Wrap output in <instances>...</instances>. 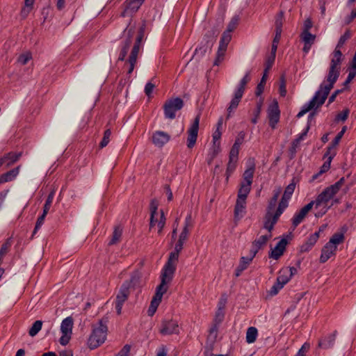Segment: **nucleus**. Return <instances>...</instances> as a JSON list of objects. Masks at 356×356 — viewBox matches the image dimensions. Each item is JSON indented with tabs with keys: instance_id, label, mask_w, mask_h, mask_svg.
<instances>
[{
	"instance_id": "nucleus-1",
	"label": "nucleus",
	"mask_w": 356,
	"mask_h": 356,
	"mask_svg": "<svg viewBox=\"0 0 356 356\" xmlns=\"http://www.w3.org/2000/svg\"><path fill=\"white\" fill-rule=\"evenodd\" d=\"M342 53L340 49H335L333 52V57L330 62V66L327 76L326 81H323L319 88V90L315 93L313 98L306 104H305L301 111L297 114V118H300L314 108H318L322 106L326 100L330 91L337 81L341 69L342 61Z\"/></svg>"
},
{
	"instance_id": "nucleus-2",
	"label": "nucleus",
	"mask_w": 356,
	"mask_h": 356,
	"mask_svg": "<svg viewBox=\"0 0 356 356\" xmlns=\"http://www.w3.org/2000/svg\"><path fill=\"white\" fill-rule=\"evenodd\" d=\"M191 226V216L188 215L185 219L184 227L179 236L177 243L175 244V250L170 253L168 259L163 268V271L174 275L179 260V253L183 249L184 243L188 238L189 234L188 227Z\"/></svg>"
},
{
	"instance_id": "nucleus-3",
	"label": "nucleus",
	"mask_w": 356,
	"mask_h": 356,
	"mask_svg": "<svg viewBox=\"0 0 356 356\" xmlns=\"http://www.w3.org/2000/svg\"><path fill=\"white\" fill-rule=\"evenodd\" d=\"M345 182L344 177H341L335 184L325 188L316 198L315 200L311 201L310 203H313V206H315L316 209L322 207L323 211L321 214H325L327 210L330 208L327 204L330 200L339 191L341 186Z\"/></svg>"
},
{
	"instance_id": "nucleus-4",
	"label": "nucleus",
	"mask_w": 356,
	"mask_h": 356,
	"mask_svg": "<svg viewBox=\"0 0 356 356\" xmlns=\"http://www.w3.org/2000/svg\"><path fill=\"white\" fill-rule=\"evenodd\" d=\"M108 317L103 318L99 321V326L94 327L88 340V346L90 349H95L102 345L106 339Z\"/></svg>"
},
{
	"instance_id": "nucleus-5",
	"label": "nucleus",
	"mask_w": 356,
	"mask_h": 356,
	"mask_svg": "<svg viewBox=\"0 0 356 356\" xmlns=\"http://www.w3.org/2000/svg\"><path fill=\"white\" fill-rule=\"evenodd\" d=\"M139 277L136 275H132L129 280L123 282L120 288L119 292L116 296L115 309L118 315L122 313V309L124 303L127 300L130 294L129 289L138 282Z\"/></svg>"
},
{
	"instance_id": "nucleus-6",
	"label": "nucleus",
	"mask_w": 356,
	"mask_h": 356,
	"mask_svg": "<svg viewBox=\"0 0 356 356\" xmlns=\"http://www.w3.org/2000/svg\"><path fill=\"white\" fill-rule=\"evenodd\" d=\"M173 276V275L168 274L162 270L161 284L156 287V293L151 301L149 307L157 309L161 302L163 295L166 293L168 290L167 284L172 281Z\"/></svg>"
},
{
	"instance_id": "nucleus-7",
	"label": "nucleus",
	"mask_w": 356,
	"mask_h": 356,
	"mask_svg": "<svg viewBox=\"0 0 356 356\" xmlns=\"http://www.w3.org/2000/svg\"><path fill=\"white\" fill-rule=\"evenodd\" d=\"M184 106V101L179 97L170 98L163 104L165 118L173 120L176 117V112L180 111Z\"/></svg>"
},
{
	"instance_id": "nucleus-8",
	"label": "nucleus",
	"mask_w": 356,
	"mask_h": 356,
	"mask_svg": "<svg viewBox=\"0 0 356 356\" xmlns=\"http://www.w3.org/2000/svg\"><path fill=\"white\" fill-rule=\"evenodd\" d=\"M144 37V31L143 28H140V31L136 38L134 47L131 49V54L125 63V65H128V74H131V72L134 71L136 61L138 55L140 51V49L141 47V42Z\"/></svg>"
},
{
	"instance_id": "nucleus-9",
	"label": "nucleus",
	"mask_w": 356,
	"mask_h": 356,
	"mask_svg": "<svg viewBox=\"0 0 356 356\" xmlns=\"http://www.w3.org/2000/svg\"><path fill=\"white\" fill-rule=\"evenodd\" d=\"M73 324V318L71 316H68L63 320L60 325L62 336L59 339V342L61 345L65 346L69 343L72 334Z\"/></svg>"
},
{
	"instance_id": "nucleus-10",
	"label": "nucleus",
	"mask_w": 356,
	"mask_h": 356,
	"mask_svg": "<svg viewBox=\"0 0 356 356\" xmlns=\"http://www.w3.org/2000/svg\"><path fill=\"white\" fill-rule=\"evenodd\" d=\"M232 39V34L229 31H224L220 40L218 49L216 54V58L214 61L215 65H218L224 59L227 45Z\"/></svg>"
},
{
	"instance_id": "nucleus-11",
	"label": "nucleus",
	"mask_w": 356,
	"mask_h": 356,
	"mask_svg": "<svg viewBox=\"0 0 356 356\" xmlns=\"http://www.w3.org/2000/svg\"><path fill=\"white\" fill-rule=\"evenodd\" d=\"M135 33V31L133 28H126L124 31V40L122 46L120 53L118 57L119 60H124L129 47L132 43L133 37Z\"/></svg>"
},
{
	"instance_id": "nucleus-12",
	"label": "nucleus",
	"mask_w": 356,
	"mask_h": 356,
	"mask_svg": "<svg viewBox=\"0 0 356 356\" xmlns=\"http://www.w3.org/2000/svg\"><path fill=\"white\" fill-rule=\"evenodd\" d=\"M200 120V115H197L191 127L187 131L188 137H187V147L189 149L193 148L197 138V134L199 130V124Z\"/></svg>"
},
{
	"instance_id": "nucleus-13",
	"label": "nucleus",
	"mask_w": 356,
	"mask_h": 356,
	"mask_svg": "<svg viewBox=\"0 0 356 356\" xmlns=\"http://www.w3.org/2000/svg\"><path fill=\"white\" fill-rule=\"evenodd\" d=\"M284 212L280 208H277L274 213H266L264 216V228L268 231V234H271L274 225L277 223L280 216Z\"/></svg>"
},
{
	"instance_id": "nucleus-14",
	"label": "nucleus",
	"mask_w": 356,
	"mask_h": 356,
	"mask_svg": "<svg viewBox=\"0 0 356 356\" xmlns=\"http://www.w3.org/2000/svg\"><path fill=\"white\" fill-rule=\"evenodd\" d=\"M161 334L163 335H170L179 333L178 322L175 320H163L161 322L160 329Z\"/></svg>"
},
{
	"instance_id": "nucleus-15",
	"label": "nucleus",
	"mask_w": 356,
	"mask_h": 356,
	"mask_svg": "<svg viewBox=\"0 0 356 356\" xmlns=\"http://www.w3.org/2000/svg\"><path fill=\"white\" fill-rule=\"evenodd\" d=\"M280 111L277 101H273L268 108V118L269 120V125L274 129L279 122Z\"/></svg>"
},
{
	"instance_id": "nucleus-16",
	"label": "nucleus",
	"mask_w": 356,
	"mask_h": 356,
	"mask_svg": "<svg viewBox=\"0 0 356 356\" xmlns=\"http://www.w3.org/2000/svg\"><path fill=\"white\" fill-rule=\"evenodd\" d=\"M272 237L271 234L262 235L257 239L254 240L252 243V247L250 252L253 255L256 256L258 251L263 248L267 243L268 241Z\"/></svg>"
},
{
	"instance_id": "nucleus-17",
	"label": "nucleus",
	"mask_w": 356,
	"mask_h": 356,
	"mask_svg": "<svg viewBox=\"0 0 356 356\" xmlns=\"http://www.w3.org/2000/svg\"><path fill=\"white\" fill-rule=\"evenodd\" d=\"M296 188L295 183H291L289 184L285 188V191L284 192V194L281 198V200L279 202L278 208L281 209L282 210L284 211L287 207H288V202L290 200L292 194L294 192Z\"/></svg>"
},
{
	"instance_id": "nucleus-18",
	"label": "nucleus",
	"mask_w": 356,
	"mask_h": 356,
	"mask_svg": "<svg viewBox=\"0 0 356 356\" xmlns=\"http://www.w3.org/2000/svg\"><path fill=\"white\" fill-rule=\"evenodd\" d=\"M152 140L155 146L162 147L170 140V136L166 132L156 131L152 134Z\"/></svg>"
},
{
	"instance_id": "nucleus-19",
	"label": "nucleus",
	"mask_w": 356,
	"mask_h": 356,
	"mask_svg": "<svg viewBox=\"0 0 356 356\" xmlns=\"http://www.w3.org/2000/svg\"><path fill=\"white\" fill-rule=\"evenodd\" d=\"M313 203H308L304 207H302L299 212L296 213L293 219L292 224L294 228H296L305 218L308 212L312 209Z\"/></svg>"
},
{
	"instance_id": "nucleus-20",
	"label": "nucleus",
	"mask_w": 356,
	"mask_h": 356,
	"mask_svg": "<svg viewBox=\"0 0 356 356\" xmlns=\"http://www.w3.org/2000/svg\"><path fill=\"white\" fill-rule=\"evenodd\" d=\"M145 0H127L126 1V6L122 16L124 17L126 15L132 14L136 13L141 6Z\"/></svg>"
},
{
	"instance_id": "nucleus-21",
	"label": "nucleus",
	"mask_w": 356,
	"mask_h": 356,
	"mask_svg": "<svg viewBox=\"0 0 356 356\" xmlns=\"http://www.w3.org/2000/svg\"><path fill=\"white\" fill-rule=\"evenodd\" d=\"M22 156V152H10L6 154H5L3 157L0 158V167L3 164H6V166H10L13 165L14 163L17 161Z\"/></svg>"
},
{
	"instance_id": "nucleus-22",
	"label": "nucleus",
	"mask_w": 356,
	"mask_h": 356,
	"mask_svg": "<svg viewBox=\"0 0 356 356\" xmlns=\"http://www.w3.org/2000/svg\"><path fill=\"white\" fill-rule=\"evenodd\" d=\"M337 248L332 245L327 243L321 250V254L320 257V262H326L331 257L334 256L336 253Z\"/></svg>"
},
{
	"instance_id": "nucleus-23",
	"label": "nucleus",
	"mask_w": 356,
	"mask_h": 356,
	"mask_svg": "<svg viewBox=\"0 0 356 356\" xmlns=\"http://www.w3.org/2000/svg\"><path fill=\"white\" fill-rule=\"evenodd\" d=\"M287 244V241L285 238L281 239L274 249L272 250L270 257L273 258L274 259H279L284 253L286 246Z\"/></svg>"
},
{
	"instance_id": "nucleus-24",
	"label": "nucleus",
	"mask_w": 356,
	"mask_h": 356,
	"mask_svg": "<svg viewBox=\"0 0 356 356\" xmlns=\"http://www.w3.org/2000/svg\"><path fill=\"white\" fill-rule=\"evenodd\" d=\"M337 334V332L334 331L320 339L318 344V347L323 349L332 348L336 339Z\"/></svg>"
},
{
	"instance_id": "nucleus-25",
	"label": "nucleus",
	"mask_w": 356,
	"mask_h": 356,
	"mask_svg": "<svg viewBox=\"0 0 356 356\" xmlns=\"http://www.w3.org/2000/svg\"><path fill=\"white\" fill-rule=\"evenodd\" d=\"M282 188L281 186H277L273 190V195L268 202L266 213H274V211L277 202V200L282 193Z\"/></svg>"
},
{
	"instance_id": "nucleus-26",
	"label": "nucleus",
	"mask_w": 356,
	"mask_h": 356,
	"mask_svg": "<svg viewBox=\"0 0 356 356\" xmlns=\"http://www.w3.org/2000/svg\"><path fill=\"white\" fill-rule=\"evenodd\" d=\"M319 238V232H316L310 235L307 241L300 247V252H305L309 251L316 244Z\"/></svg>"
},
{
	"instance_id": "nucleus-27",
	"label": "nucleus",
	"mask_w": 356,
	"mask_h": 356,
	"mask_svg": "<svg viewBox=\"0 0 356 356\" xmlns=\"http://www.w3.org/2000/svg\"><path fill=\"white\" fill-rule=\"evenodd\" d=\"M159 202L156 200H152L149 204L150 210V222H149V229L154 227V218L159 216L158 210Z\"/></svg>"
},
{
	"instance_id": "nucleus-28",
	"label": "nucleus",
	"mask_w": 356,
	"mask_h": 356,
	"mask_svg": "<svg viewBox=\"0 0 356 356\" xmlns=\"http://www.w3.org/2000/svg\"><path fill=\"white\" fill-rule=\"evenodd\" d=\"M246 207V198L238 197L234 208L235 217L242 216Z\"/></svg>"
},
{
	"instance_id": "nucleus-29",
	"label": "nucleus",
	"mask_w": 356,
	"mask_h": 356,
	"mask_svg": "<svg viewBox=\"0 0 356 356\" xmlns=\"http://www.w3.org/2000/svg\"><path fill=\"white\" fill-rule=\"evenodd\" d=\"M19 166L0 175V184L13 180L19 173Z\"/></svg>"
},
{
	"instance_id": "nucleus-30",
	"label": "nucleus",
	"mask_w": 356,
	"mask_h": 356,
	"mask_svg": "<svg viewBox=\"0 0 356 356\" xmlns=\"http://www.w3.org/2000/svg\"><path fill=\"white\" fill-rule=\"evenodd\" d=\"M308 130H309V127H307L306 128V130L304 132H302V134H300L297 138H296L295 140H293V142L291 143V146L289 149V152L291 154V159L294 157L296 152L297 147H298L300 141L304 139L305 136L307 135Z\"/></svg>"
},
{
	"instance_id": "nucleus-31",
	"label": "nucleus",
	"mask_w": 356,
	"mask_h": 356,
	"mask_svg": "<svg viewBox=\"0 0 356 356\" xmlns=\"http://www.w3.org/2000/svg\"><path fill=\"white\" fill-rule=\"evenodd\" d=\"M243 97V95L241 94V92H235L234 97L230 102L229 106L227 108V118H229L231 115V113L233 111H234L238 106L239 102Z\"/></svg>"
},
{
	"instance_id": "nucleus-32",
	"label": "nucleus",
	"mask_w": 356,
	"mask_h": 356,
	"mask_svg": "<svg viewBox=\"0 0 356 356\" xmlns=\"http://www.w3.org/2000/svg\"><path fill=\"white\" fill-rule=\"evenodd\" d=\"M345 236L343 232H337L332 235L327 242L329 244L332 245L337 249V245L343 243Z\"/></svg>"
},
{
	"instance_id": "nucleus-33",
	"label": "nucleus",
	"mask_w": 356,
	"mask_h": 356,
	"mask_svg": "<svg viewBox=\"0 0 356 356\" xmlns=\"http://www.w3.org/2000/svg\"><path fill=\"white\" fill-rule=\"evenodd\" d=\"M122 234V228L120 226H115L112 234L111 241L108 243L109 245H113L118 243L120 241Z\"/></svg>"
},
{
	"instance_id": "nucleus-34",
	"label": "nucleus",
	"mask_w": 356,
	"mask_h": 356,
	"mask_svg": "<svg viewBox=\"0 0 356 356\" xmlns=\"http://www.w3.org/2000/svg\"><path fill=\"white\" fill-rule=\"evenodd\" d=\"M290 280V275L287 268H282L280 270L279 275L277 277V282L278 283L284 286Z\"/></svg>"
},
{
	"instance_id": "nucleus-35",
	"label": "nucleus",
	"mask_w": 356,
	"mask_h": 356,
	"mask_svg": "<svg viewBox=\"0 0 356 356\" xmlns=\"http://www.w3.org/2000/svg\"><path fill=\"white\" fill-rule=\"evenodd\" d=\"M165 217L163 211L161 210L160 213H159V216H156L154 218V226L157 225L158 227V234H161L162 230L165 225Z\"/></svg>"
},
{
	"instance_id": "nucleus-36",
	"label": "nucleus",
	"mask_w": 356,
	"mask_h": 356,
	"mask_svg": "<svg viewBox=\"0 0 356 356\" xmlns=\"http://www.w3.org/2000/svg\"><path fill=\"white\" fill-rule=\"evenodd\" d=\"M258 332L256 327H250L247 330L246 332V341L248 343H254L257 337Z\"/></svg>"
},
{
	"instance_id": "nucleus-37",
	"label": "nucleus",
	"mask_w": 356,
	"mask_h": 356,
	"mask_svg": "<svg viewBox=\"0 0 356 356\" xmlns=\"http://www.w3.org/2000/svg\"><path fill=\"white\" fill-rule=\"evenodd\" d=\"M251 191V185L241 182L238 191V197L247 198Z\"/></svg>"
},
{
	"instance_id": "nucleus-38",
	"label": "nucleus",
	"mask_w": 356,
	"mask_h": 356,
	"mask_svg": "<svg viewBox=\"0 0 356 356\" xmlns=\"http://www.w3.org/2000/svg\"><path fill=\"white\" fill-rule=\"evenodd\" d=\"M254 172V167L249 168L247 169L243 175V183L252 185L253 180V175Z\"/></svg>"
},
{
	"instance_id": "nucleus-39",
	"label": "nucleus",
	"mask_w": 356,
	"mask_h": 356,
	"mask_svg": "<svg viewBox=\"0 0 356 356\" xmlns=\"http://www.w3.org/2000/svg\"><path fill=\"white\" fill-rule=\"evenodd\" d=\"M42 321H36L33 323L31 327L29 329V334L31 337L35 336L42 329Z\"/></svg>"
},
{
	"instance_id": "nucleus-40",
	"label": "nucleus",
	"mask_w": 356,
	"mask_h": 356,
	"mask_svg": "<svg viewBox=\"0 0 356 356\" xmlns=\"http://www.w3.org/2000/svg\"><path fill=\"white\" fill-rule=\"evenodd\" d=\"M351 36H352L351 31L349 29H347L346 31V32L343 33V35H342L340 37L335 49H340L343 47V45L346 43V42L351 38Z\"/></svg>"
},
{
	"instance_id": "nucleus-41",
	"label": "nucleus",
	"mask_w": 356,
	"mask_h": 356,
	"mask_svg": "<svg viewBox=\"0 0 356 356\" xmlns=\"http://www.w3.org/2000/svg\"><path fill=\"white\" fill-rule=\"evenodd\" d=\"M336 147L337 146H334L332 143L327 147V151L324 154V158H327V161L332 162V160L336 155Z\"/></svg>"
},
{
	"instance_id": "nucleus-42",
	"label": "nucleus",
	"mask_w": 356,
	"mask_h": 356,
	"mask_svg": "<svg viewBox=\"0 0 356 356\" xmlns=\"http://www.w3.org/2000/svg\"><path fill=\"white\" fill-rule=\"evenodd\" d=\"M282 10L280 11L275 17V30L282 31V25L284 21V15Z\"/></svg>"
},
{
	"instance_id": "nucleus-43",
	"label": "nucleus",
	"mask_w": 356,
	"mask_h": 356,
	"mask_svg": "<svg viewBox=\"0 0 356 356\" xmlns=\"http://www.w3.org/2000/svg\"><path fill=\"white\" fill-rule=\"evenodd\" d=\"M250 81V72H247L244 77L241 80L240 83L236 92H241L243 95L246 84Z\"/></svg>"
},
{
	"instance_id": "nucleus-44",
	"label": "nucleus",
	"mask_w": 356,
	"mask_h": 356,
	"mask_svg": "<svg viewBox=\"0 0 356 356\" xmlns=\"http://www.w3.org/2000/svg\"><path fill=\"white\" fill-rule=\"evenodd\" d=\"M254 257L255 256H253L250 252L248 257H242L240 259V263L238 266L241 269L245 270Z\"/></svg>"
},
{
	"instance_id": "nucleus-45",
	"label": "nucleus",
	"mask_w": 356,
	"mask_h": 356,
	"mask_svg": "<svg viewBox=\"0 0 356 356\" xmlns=\"http://www.w3.org/2000/svg\"><path fill=\"white\" fill-rule=\"evenodd\" d=\"M266 73H267V70H265V72H264L259 83L257 85V87L256 89L255 95L257 96H260L261 95V93L264 92V86L266 85V78H267Z\"/></svg>"
},
{
	"instance_id": "nucleus-46",
	"label": "nucleus",
	"mask_w": 356,
	"mask_h": 356,
	"mask_svg": "<svg viewBox=\"0 0 356 356\" xmlns=\"http://www.w3.org/2000/svg\"><path fill=\"white\" fill-rule=\"evenodd\" d=\"M55 195V190L53 189L50 193L48 195V197L46 200L45 204L43 207V211H44V213H48L51 207V204L54 200Z\"/></svg>"
},
{
	"instance_id": "nucleus-47",
	"label": "nucleus",
	"mask_w": 356,
	"mask_h": 356,
	"mask_svg": "<svg viewBox=\"0 0 356 356\" xmlns=\"http://www.w3.org/2000/svg\"><path fill=\"white\" fill-rule=\"evenodd\" d=\"M300 38L304 43H310L313 44L316 39V35L312 34L310 32L302 31L300 35Z\"/></svg>"
},
{
	"instance_id": "nucleus-48",
	"label": "nucleus",
	"mask_w": 356,
	"mask_h": 356,
	"mask_svg": "<svg viewBox=\"0 0 356 356\" xmlns=\"http://www.w3.org/2000/svg\"><path fill=\"white\" fill-rule=\"evenodd\" d=\"M240 21V17L238 15H234L229 22L226 31H229V33H232L233 31H234Z\"/></svg>"
},
{
	"instance_id": "nucleus-49",
	"label": "nucleus",
	"mask_w": 356,
	"mask_h": 356,
	"mask_svg": "<svg viewBox=\"0 0 356 356\" xmlns=\"http://www.w3.org/2000/svg\"><path fill=\"white\" fill-rule=\"evenodd\" d=\"M10 247H11V241H10V239L8 238L1 245V248L0 249V263L1 262L3 257L8 252Z\"/></svg>"
},
{
	"instance_id": "nucleus-50",
	"label": "nucleus",
	"mask_w": 356,
	"mask_h": 356,
	"mask_svg": "<svg viewBox=\"0 0 356 356\" xmlns=\"http://www.w3.org/2000/svg\"><path fill=\"white\" fill-rule=\"evenodd\" d=\"M330 165H331V162L327 161H325L324 163L323 164V165L321 167L319 172L314 174L312 176V181L318 179L320 175H321L322 174L328 171L329 169L330 168Z\"/></svg>"
},
{
	"instance_id": "nucleus-51",
	"label": "nucleus",
	"mask_w": 356,
	"mask_h": 356,
	"mask_svg": "<svg viewBox=\"0 0 356 356\" xmlns=\"http://www.w3.org/2000/svg\"><path fill=\"white\" fill-rule=\"evenodd\" d=\"M111 136V131L110 129H108L104 131L103 138L99 143V147L101 148L106 147L108 144Z\"/></svg>"
},
{
	"instance_id": "nucleus-52",
	"label": "nucleus",
	"mask_w": 356,
	"mask_h": 356,
	"mask_svg": "<svg viewBox=\"0 0 356 356\" xmlns=\"http://www.w3.org/2000/svg\"><path fill=\"white\" fill-rule=\"evenodd\" d=\"M31 59H32L31 54L30 52H26L24 54H21L18 57L17 61L21 65H24Z\"/></svg>"
},
{
	"instance_id": "nucleus-53",
	"label": "nucleus",
	"mask_w": 356,
	"mask_h": 356,
	"mask_svg": "<svg viewBox=\"0 0 356 356\" xmlns=\"http://www.w3.org/2000/svg\"><path fill=\"white\" fill-rule=\"evenodd\" d=\"M239 148L240 147L233 145L229 152V159H230L231 161H238Z\"/></svg>"
},
{
	"instance_id": "nucleus-54",
	"label": "nucleus",
	"mask_w": 356,
	"mask_h": 356,
	"mask_svg": "<svg viewBox=\"0 0 356 356\" xmlns=\"http://www.w3.org/2000/svg\"><path fill=\"white\" fill-rule=\"evenodd\" d=\"M236 163L237 161H231L230 159H229L226 170L227 179H229V177L235 170V168L236 167Z\"/></svg>"
},
{
	"instance_id": "nucleus-55",
	"label": "nucleus",
	"mask_w": 356,
	"mask_h": 356,
	"mask_svg": "<svg viewBox=\"0 0 356 356\" xmlns=\"http://www.w3.org/2000/svg\"><path fill=\"white\" fill-rule=\"evenodd\" d=\"M261 106H262V102L261 101L257 104V108H256L255 111H254V117L251 120L253 124H256L257 122V119L259 118V115L261 113Z\"/></svg>"
},
{
	"instance_id": "nucleus-56",
	"label": "nucleus",
	"mask_w": 356,
	"mask_h": 356,
	"mask_svg": "<svg viewBox=\"0 0 356 356\" xmlns=\"http://www.w3.org/2000/svg\"><path fill=\"white\" fill-rule=\"evenodd\" d=\"M220 150H221V149H220V143H213V146L211 148V149H210V151H209L208 154L210 155V156H214L216 158V156L220 152Z\"/></svg>"
},
{
	"instance_id": "nucleus-57",
	"label": "nucleus",
	"mask_w": 356,
	"mask_h": 356,
	"mask_svg": "<svg viewBox=\"0 0 356 356\" xmlns=\"http://www.w3.org/2000/svg\"><path fill=\"white\" fill-rule=\"evenodd\" d=\"M47 213H44V211L42 212V214L38 217V220H37V222H36V224H35V227L34 228V230H33V234H35L37 230L38 229L40 228V227L42 225V224L44 223V219H45V217L47 216Z\"/></svg>"
},
{
	"instance_id": "nucleus-58",
	"label": "nucleus",
	"mask_w": 356,
	"mask_h": 356,
	"mask_svg": "<svg viewBox=\"0 0 356 356\" xmlns=\"http://www.w3.org/2000/svg\"><path fill=\"white\" fill-rule=\"evenodd\" d=\"M280 93L282 97H285L286 95V81L284 76L280 78Z\"/></svg>"
},
{
	"instance_id": "nucleus-59",
	"label": "nucleus",
	"mask_w": 356,
	"mask_h": 356,
	"mask_svg": "<svg viewBox=\"0 0 356 356\" xmlns=\"http://www.w3.org/2000/svg\"><path fill=\"white\" fill-rule=\"evenodd\" d=\"M346 130V127H343L342 128V129L337 134V135L336 136L334 139L332 141V143L333 144L334 146L338 145V144L339 143L341 138L343 137Z\"/></svg>"
},
{
	"instance_id": "nucleus-60",
	"label": "nucleus",
	"mask_w": 356,
	"mask_h": 356,
	"mask_svg": "<svg viewBox=\"0 0 356 356\" xmlns=\"http://www.w3.org/2000/svg\"><path fill=\"white\" fill-rule=\"evenodd\" d=\"M310 345L308 343H305L301 348L298 350L296 356H305V353L309 350Z\"/></svg>"
},
{
	"instance_id": "nucleus-61",
	"label": "nucleus",
	"mask_w": 356,
	"mask_h": 356,
	"mask_svg": "<svg viewBox=\"0 0 356 356\" xmlns=\"http://www.w3.org/2000/svg\"><path fill=\"white\" fill-rule=\"evenodd\" d=\"M283 285L276 282V283L271 287L270 290V294L271 296L276 295L278 293V291L283 288Z\"/></svg>"
},
{
	"instance_id": "nucleus-62",
	"label": "nucleus",
	"mask_w": 356,
	"mask_h": 356,
	"mask_svg": "<svg viewBox=\"0 0 356 356\" xmlns=\"http://www.w3.org/2000/svg\"><path fill=\"white\" fill-rule=\"evenodd\" d=\"M155 88V84L152 82H148L145 87V93L147 96L149 97Z\"/></svg>"
},
{
	"instance_id": "nucleus-63",
	"label": "nucleus",
	"mask_w": 356,
	"mask_h": 356,
	"mask_svg": "<svg viewBox=\"0 0 356 356\" xmlns=\"http://www.w3.org/2000/svg\"><path fill=\"white\" fill-rule=\"evenodd\" d=\"M224 316L225 314L223 310L218 309L215 316V322L217 324L220 323L223 321Z\"/></svg>"
},
{
	"instance_id": "nucleus-64",
	"label": "nucleus",
	"mask_w": 356,
	"mask_h": 356,
	"mask_svg": "<svg viewBox=\"0 0 356 356\" xmlns=\"http://www.w3.org/2000/svg\"><path fill=\"white\" fill-rule=\"evenodd\" d=\"M131 350V346L128 344L125 345L118 353V356H127Z\"/></svg>"
}]
</instances>
